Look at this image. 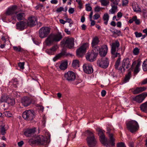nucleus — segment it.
<instances>
[{
    "label": "nucleus",
    "mask_w": 147,
    "mask_h": 147,
    "mask_svg": "<svg viewBox=\"0 0 147 147\" xmlns=\"http://www.w3.org/2000/svg\"><path fill=\"white\" fill-rule=\"evenodd\" d=\"M101 5L103 6H107L109 4V0H101L100 1Z\"/></svg>",
    "instance_id": "35"
},
{
    "label": "nucleus",
    "mask_w": 147,
    "mask_h": 147,
    "mask_svg": "<svg viewBox=\"0 0 147 147\" xmlns=\"http://www.w3.org/2000/svg\"><path fill=\"white\" fill-rule=\"evenodd\" d=\"M37 19L34 17H31L29 18L28 21H27V26L33 27L36 24Z\"/></svg>",
    "instance_id": "18"
},
{
    "label": "nucleus",
    "mask_w": 147,
    "mask_h": 147,
    "mask_svg": "<svg viewBox=\"0 0 147 147\" xmlns=\"http://www.w3.org/2000/svg\"><path fill=\"white\" fill-rule=\"evenodd\" d=\"M79 61L77 60H74L73 61L72 66L73 67H79Z\"/></svg>",
    "instance_id": "34"
},
{
    "label": "nucleus",
    "mask_w": 147,
    "mask_h": 147,
    "mask_svg": "<svg viewBox=\"0 0 147 147\" xmlns=\"http://www.w3.org/2000/svg\"><path fill=\"white\" fill-rule=\"evenodd\" d=\"M45 134V136L40 135L37 136L34 139H31L29 140V143L30 145L35 144L41 146L46 145L49 142L50 138V134L48 132Z\"/></svg>",
    "instance_id": "2"
},
{
    "label": "nucleus",
    "mask_w": 147,
    "mask_h": 147,
    "mask_svg": "<svg viewBox=\"0 0 147 147\" xmlns=\"http://www.w3.org/2000/svg\"><path fill=\"white\" fill-rule=\"evenodd\" d=\"M119 45V43L118 41H116L115 42L112 43L111 53L113 58H115L117 57H120V53L116 52L118 51L119 50L118 47Z\"/></svg>",
    "instance_id": "7"
},
{
    "label": "nucleus",
    "mask_w": 147,
    "mask_h": 147,
    "mask_svg": "<svg viewBox=\"0 0 147 147\" xmlns=\"http://www.w3.org/2000/svg\"><path fill=\"white\" fill-rule=\"evenodd\" d=\"M140 62H138L137 65H136V66L135 68L134 69V73H138L139 72L140 70Z\"/></svg>",
    "instance_id": "33"
},
{
    "label": "nucleus",
    "mask_w": 147,
    "mask_h": 147,
    "mask_svg": "<svg viewBox=\"0 0 147 147\" xmlns=\"http://www.w3.org/2000/svg\"><path fill=\"white\" fill-rule=\"evenodd\" d=\"M131 74H127L125 76V78L123 80L124 83H126L129 81L131 77Z\"/></svg>",
    "instance_id": "39"
},
{
    "label": "nucleus",
    "mask_w": 147,
    "mask_h": 147,
    "mask_svg": "<svg viewBox=\"0 0 147 147\" xmlns=\"http://www.w3.org/2000/svg\"><path fill=\"white\" fill-rule=\"evenodd\" d=\"M63 11H64V8L63 7H61L59 8H57L56 11L57 12H59Z\"/></svg>",
    "instance_id": "52"
},
{
    "label": "nucleus",
    "mask_w": 147,
    "mask_h": 147,
    "mask_svg": "<svg viewBox=\"0 0 147 147\" xmlns=\"http://www.w3.org/2000/svg\"><path fill=\"white\" fill-rule=\"evenodd\" d=\"M17 9V6L16 5L9 8L6 11V14L9 16L14 14H17V12L16 11Z\"/></svg>",
    "instance_id": "16"
},
{
    "label": "nucleus",
    "mask_w": 147,
    "mask_h": 147,
    "mask_svg": "<svg viewBox=\"0 0 147 147\" xmlns=\"http://www.w3.org/2000/svg\"><path fill=\"white\" fill-rule=\"evenodd\" d=\"M46 52L50 55H51L54 54L50 49H49L46 50Z\"/></svg>",
    "instance_id": "50"
},
{
    "label": "nucleus",
    "mask_w": 147,
    "mask_h": 147,
    "mask_svg": "<svg viewBox=\"0 0 147 147\" xmlns=\"http://www.w3.org/2000/svg\"><path fill=\"white\" fill-rule=\"evenodd\" d=\"M111 2V5L117 6L120 0H110Z\"/></svg>",
    "instance_id": "40"
},
{
    "label": "nucleus",
    "mask_w": 147,
    "mask_h": 147,
    "mask_svg": "<svg viewBox=\"0 0 147 147\" xmlns=\"http://www.w3.org/2000/svg\"><path fill=\"white\" fill-rule=\"evenodd\" d=\"M35 114L34 112L32 110H27L23 113L22 117L27 120L31 121L35 117Z\"/></svg>",
    "instance_id": "8"
},
{
    "label": "nucleus",
    "mask_w": 147,
    "mask_h": 147,
    "mask_svg": "<svg viewBox=\"0 0 147 147\" xmlns=\"http://www.w3.org/2000/svg\"><path fill=\"white\" fill-rule=\"evenodd\" d=\"M128 3V0H122V5H126Z\"/></svg>",
    "instance_id": "51"
},
{
    "label": "nucleus",
    "mask_w": 147,
    "mask_h": 147,
    "mask_svg": "<svg viewBox=\"0 0 147 147\" xmlns=\"http://www.w3.org/2000/svg\"><path fill=\"white\" fill-rule=\"evenodd\" d=\"M36 128H28L26 129L24 132V135L27 137H30L35 133Z\"/></svg>",
    "instance_id": "19"
},
{
    "label": "nucleus",
    "mask_w": 147,
    "mask_h": 147,
    "mask_svg": "<svg viewBox=\"0 0 147 147\" xmlns=\"http://www.w3.org/2000/svg\"><path fill=\"white\" fill-rule=\"evenodd\" d=\"M126 127L130 132L133 133L138 130L139 125L137 121L132 120L128 121L126 123Z\"/></svg>",
    "instance_id": "6"
},
{
    "label": "nucleus",
    "mask_w": 147,
    "mask_h": 147,
    "mask_svg": "<svg viewBox=\"0 0 147 147\" xmlns=\"http://www.w3.org/2000/svg\"><path fill=\"white\" fill-rule=\"evenodd\" d=\"M134 11L138 12H141V9L139 7L138 4H134L132 5Z\"/></svg>",
    "instance_id": "32"
},
{
    "label": "nucleus",
    "mask_w": 147,
    "mask_h": 147,
    "mask_svg": "<svg viewBox=\"0 0 147 147\" xmlns=\"http://www.w3.org/2000/svg\"><path fill=\"white\" fill-rule=\"evenodd\" d=\"M62 38V36L60 32L51 34L48 36L45 42L47 46H50L53 45L55 42L60 41Z\"/></svg>",
    "instance_id": "3"
},
{
    "label": "nucleus",
    "mask_w": 147,
    "mask_h": 147,
    "mask_svg": "<svg viewBox=\"0 0 147 147\" xmlns=\"http://www.w3.org/2000/svg\"><path fill=\"white\" fill-rule=\"evenodd\" d=\"M111 5V8L109 10V12L110 14H114L118 10V7L117 6Z\"/></svg>",
    "instance_id": "27"
},
{
    "label": "nucleus",
    "mask_w": 147,
    "mask_h": 147,
    "mask_svg": "<svg viewBox=\"0 0 147 147\" xmlns=\"http://www.w3.org/2000/svg\"><path fill=\"white\" fill-rule=\"evenodd\" d=\"M3 113L6 117H11L12 116V114L9 111H5Z\"/></svg>",
    "instance_id": "41"
},
{
    "label": "nucleus",
    "mask_w": 147,
    "mask_h": 147,
    "mask_svg": "<svg viewBox=\"0 0 147 147\" xmlns=\"http://www.w3.org/2000/svg\"><path fill=\"white\" fill-rule=\"evenodd\" d=\"M13 48L14 50L17 52H21L22 50V49L20 47H13Z\"/></svg>",
    "instance_id": "43"
},
{
    "label": "nucleus",
    "mask_w": 147,
    "mask_h": 147,
    "mask_svg": "<svg viewBox=\"0 0 147 147\" xmlns=\"http://www.w3.org/2000/svg\"><path fill=\"white\" fill-rule=\"evenodd\" d=\"M76 133H77V131H76L72 133L69 135L70 137L72 136V137L73 139L74 138L76 137Z\"/></svg>",
    "instance_id": "49"
},
{
    "label": "nucleus",
    "mask_w": 147,
    "mask_h": 147,
    "mask_svg": "<svg viewBox=\"0 0 147 147\" xmlns=\"http://www.w3.org/2000/svg\"><path fill=\"white\" fill-rule=\"evenodd\" d=\"M100 10V8L98 6L95 7L94 9L95 11L99 12Z\"/></svg>",
    "instance_id": "59"
},
{
    "label": "nucleus",
    "mask_w": 147,
    "mask_h": 147,
    "mask_svg": "<svg viewBox=\"0 0 147 147\" xmlns=\"http://www.w3.org/2000/svg\"><path fill=\"white\" fill-rule=\"evenodd\" d=\"M23 142L22 141H21L20 142H19L18 143V145L19 146H21L23 144Z\"/></svg>",
    "instance_id": "63"
},
{
    "label": "nucleus",
    "mask_w": 147,
    "mask_h": 147,
    "mask_svg": "<svg viewBox=\"0 0 147 147\" xmlns=\"http://www.w3.org/2000/svg\"><path fill=\"white\" fill-rule=\"evenodd\" d=\"M51 3L52 4H56L58 3V1L57 0H51Z\"/></svg>",
    "instance_id": "61"
},
{
    "label": "nucleus",
    "mask_w": 147,
    "mask_h": 147,
    "mask_svg": "<svg viewBox=\"0 0 147 147\" xmlns=\"http://www.w3.org/2000/svg\"><path fill=\"white\" fill-rule=\"evenodd\" d=\"M9 97L6 95H3L2 96L0 101L1 102H6L7 103L8 99Z\"/></svg>",
    "instance_id": "30"
},
{
    "label": "nucleus",
    "mask_w": 147,
    "mask_h": 147,
    "mask_svg": "<svg viewBox=\"0 0 147 147\" xmlns=\"http://www.w3.org/2000/svg\"><path fill=\"white\" fill-rule=\"evenodd\" d=\"M64 76L65 79L69 82L74 80L76 77L75 74H64Z\"/></svg>",
    "instance_id": "21"
},
{
    "label": "nucleus",
    "mask_w": 147,
    "mask_h": 147,
    "mask_svg": "<svg viewBox=\"0 0 147 147\" xmlns=\"http://www.w3.org/2000/svg\"><path fill=\"white\" fill-rule=\"evenodd\" d=\"M97 64L101 67L106 68L109 65V61L107 58L104 57L98 60L97 61Z\"/></svg>",
    "instance_id": "10"
},
{
    "label": "nucleus",
    "mask_w": 147,
    "mask_h": 147,
    "mask_svg": "<svg viewBox=\"0 0 147 147\" xmlns=\"http://www.w3.org/2000/svg\"><path fill=\"white\" fill-rule=\"evenodd\" d=\"M98 49H99V53L101 56L104 57L106 55L108 51V47L107 45L103 46L100 48L99 47Z\"/></svg>",
    "instance_id": "17"
},
{
    "label": "nucleus",
    "mask_w": 147,
    "mask_h": 147,
    "mask_svg": "<svg viewBox=\"0 0 147 147\" xmlns=\"http://www.w3.org/2000/svg\"><path fill=\"white\" fill-rule=\"evenodd\" d=\"M102 18L104 21V24L107 25V24L108 22L109 19V16L108 14L107 13L104 14Z\"/></svg>",
    "instance_id": "29"
},
{
    "label": "nucleus",
    "mask_w": 147,
    "mask_h": 147,
    "mask_svg": "<svg viewBox=\"0 0 147 147\" xmlns=\"http://www.w3.org/2000/svg\"><path fill=\"white\" fill-rule=\"evenodd\" d=\"M66 53L65 52H62L58 54L53 59V60L54 61H56L57 60L60 58L61 56L64 55H66Z\"/></svg>",
    "instance_id": "31"
},
{
    "label": "nucleus",
    "mask_w": 147,
    "mask_h": 147,
    "mask_svg": "<svg viewBox=\"0 0 147 147\" xmlns=\"http://www.w3.org/2000/svg\"><path fill=\"white\" fill-rule=\"evenodd\" d=\"M117 147H126L124 143L123 142H119L117 144Z\"/></svg>",
    "instance_id": "48"
},
{
    "label": "nucleus",
    "mask_w": 147,
    "mask_h": 147,
    "mask_svg": "<svg viewBox=\"0 0 147 147\" xmlns=\"http://www.w3.org/2000/svg\"><path fill=\"white\" fill-rule=\"evenodd\" d=\"M129 63V60L128 58L123 59L122 63V68H120L119 69V70H120L121 73H123V71L129 67L130 66Z\"/></svg>",
    "instance_id": "14"
},
{
    "label": "nucleus",
    "mask_w": 147,
    "mask_h": 147,
    "mask_svg": "<svg viewBox=\"0 0 147 147\" xmlns=\"http://www.w3.org/2000/svg\"><path fill=\"white\" fill-rule=\"evenodd\" d=\"M142 68L144 71H147V59L144 61L142 65Z\"/></svg>",
    "instance_id": "37"
},
{
    "label": "nucleus",
    "mask_w": 147,
    "mask_h": 147,
    "mask_svg": "<svg viewBox=\"0 0 147 147\" xmlns=\"http://www.w3.org/2000/svg\"><path fill=\"white\" fill-rule=\"evenodd\" d=\"M99 49L98 47H94L92 51L87 53L86 55V60L90 62L94 61L96 60L98 55V51Z\"/></svg>",
    "instance_id": "5"
},
{
    "label": "nucleus",
    "mask_w": 147,
    "mask_h": 147,
    "mask_svg": "<svg viewBox=\"0 0 147 147\" xmlns=\"http://www.w3.org/2000/svg\"><path fill=\"white\" fill-rule=\"evenodd\" d=\"M89 5V4L86 5V9L87 11H90L92 10V7Z\"/></svg>",
    "instance_id": "45"
},
{
    "label": "nucleus",
    "mask_w": 147,
    "mask_h": 147,
    "mask_svg": "<svg viewBox=\"0 0 147 147\" xmlns=\"http://www.w3.org/2000/svg\"><path fill=\"white\" fill-rule=\"evenodd\" d=\"M25 16V15L24 13H19L17 14L16 15V18L18 21L24 19Z\"/></svg>",
    "instance_id": "28"
},
{
    "label": "nucleus",
    "mask_w": 147,
    "mask_h": 147,
    "mask_svg": "<svg viewBox=\"0 0 147 147\" xmlns=\"http://www.w3.org/2000/svg\"><path fill=\"white\" fill-rule=\"evenodd\" d=\"M74 39L73 38H68L65 41H62L61 43L62 44H64L67 46L69 49L73 47L74 46Z\"/></svg>",
    "instance_id": "12"
},
{
    "label": "nucleus",
    "mask_w": 147,
    "mask_h": 147,
    "mask_svg": "<svg viewBox=\"0 0 147 147\" xmlns=\"http://www.w3.org/2000/svg\"><path fill=\"white\" fill-rule=\"evenodd\" d=\"M58 48V46L57 45H54L50 49L54 53V52L55 51L57 50V49Z\"/></svg>",
    "instance_id": "47"
},
{
    "label": "nucleus",
    "mask_w": 147,
    "mask_h": 147,
    "mask_svg": "<svg viewBox=\"0 0 147 147\" xmlns=\"http://www.w3.org/2000/svg\"><path fill=\"white\" fill-rule=\"evenodd\" d=\"M6 15H7L6 14V12L5 13L1 15V18L2 19L3 21L5 19V18L6 17Z\"/></svg>",
    "instance_id": "54"
},
{
    "label": "nucleus",
    "mask_w": 147,
    "mask_h": 147,
    "mask_svg": "<svg viewBox=\"0 0 147 147\" xmlns=\"http://www.w3.org/2000/svg\"><path fill=\"white\" fill-rule=\"evenodd\" d=\"M88 44L85 43L83 44L76 51V54L77 55L82 56L85 53L86 50L88 47Z\"/></svg>",
    "instance_id": "11"
},
{
    "label": "nucleus",
    "mask_w": 147,
    "mask_h": 147,
    "mask_svg": "<svg viewBox=\"0 0 147 147\" xmlns=\"http://www.w3.org/2000/svg\"><path fill=\"white\" fill-rule=\"evenodd\" d=\"M85 133L88 136L86 140L89 147H97V141L92 133L88 130L86 131Z\"/></svg>",
    "instance_id": "4"
},
{
    "label": "nucleus",
    "mask_w": 147,
    "mask_h": 147,
    "mask_svg": "<svg viewBox=\"0 0 147 147\" xmlns=\"http://www.w3.org/2000/svg\"><path fill=\"white\" fill-rule=\"evenodd\" d=\"M141 110L145 113H147V101L142 104L140 106Z\"/></svg>",
    "instance_id": "26"
},
{
    "label": "nucleus",
    "mask_w": 147,
    "mask_h": 147,
    "mask_svg": "<svg viewBox=\"0 0 147 147\" xmlns=\"http://www.w3.org/2000/svg\"><path fill=\"white\" fill-rule=\"evenodd\" d=\"M65 32L68 34H70L71 32L70 31H69L67 29L65 28Z\"/></svg>",
    "instance_id": "62"
},
{
    "label": "nucleus",
    "mask_w": 147,
    "mask_h": 147,
    "mask_svg": "<svg viewBox=\"0 0 147 147\" xmlns=\"http://www.w3.org/2000/svg\"><path fill=\"white\" fill-rule=\"evenodd\" d=\"M7 103L10 105H13L15 104V100L13 99L9 98L8 99Z\"/></svg>",
    "instance_id": "38"
},
{
    "label": "nucleus",
    "mask_w": 147,
    "mask_h": 147,
    "mask_svg": "<svg viewBox=\"0 0 147 147\" xmlns=\"http://www.w3.org/2000/svg\"><path fill=\"white\" fill-rule=\"evenodd\" d=\"M74 11V8H70L69 10V12L70 14L73 13Z\"/></svg>",
    "instance_id": "55"
},
{
    "label": "nucleus",
    "mask_w": 147,
    "mask_h": 147,
    "mask_svg": "<svg viewBox=\"0 0 147 147\" xmlns=\"http://www.w3.org/2000/svg\"><path fill=\"white\" fill-rule=\"evenodd\" d=\"M0 132L2 135H4L5 134V127L4 126L1 125L0 126Z\"/></svg>",
    "instance_id": "36"
},
{
    "label": "nucleus",
    "mask_w": 147,
    "mask_h": 147,
    "mask_svg": "<svg viewBox=\"0 0 147 147\" xmlns=\"http://www.w3.org/2000/svg\"><path fill=\"white\" fill-rule=\"evenodd\" d=\"M24 62H20L18 64V65L21 69H24Z\"/></svg>",
    "instance_id": "46"
},
{
    "label": "nucleus",
    "mask_w": 147,
    "mask_h": 147,
    "mask_svg": "<svg viewBox=\"0 0 147 147\" xmlns=\"http://www.w3.org/2000/svg\"><path fill=\"white\" fill-rule=\"evenodd\" d=\"M139 52V49L137 47H136L133 50V53L135 55H137Z\"/></svg>",
    "instance_id": "44"
},
{
    "label": "nucleus",
    "mask_w": 147,
    "mask_h": 147,
    "mask_svg": "<svg viewBox=\"0 0 147 147\" xmlns=\"http://www.w3.org/2000/svg\"><path fill=\"white\" fill-rule=\"evenodd\" d=\"M146 96H147V92H144L137 96L136 97L133 98V99L139 103H141Z\"/></svg>",
    "instance_id": "13"
},
{
    "label": "nucleus",
    "mask_w": 147,
    "mask_h": 147,
    "mask_svg": "<svg viewBox=\"0 0 147 147\" xmlns=\"http://www.w3.org/2000/svg\"><path fill=\"white\" fill-rule=\"evenodd\" d=\"M67 61L62 62L61 63L59 66V68L62 70L65 69L67 67Z\"/></svg>",
    "instance_id": "25"
},
{
    "label": "nucleus",
    "mask_w": 147,
    "mask_h": 147,
    "mask_svg": "<svg viewBox=\"0 0 147 147\" xmlns=\"http://www.w3.org/2000/svg\"><path fill=\"white\" fill-rule=\"evenodd\" d=\"M83 68L84 72L86 74H91L93 72V70L91 66L84 65Z\"/></svg>",
    "instance_id": "22"
},
{
    "label": "nucleus",
    "mask_w": 147,
    "mask_h": 147,
    "mask_svg": "<svg viewBox=\"0 0 147 147\" xmlns=\"http://www.w3.org/2000/svg\"><path fill=\"white\" fill-rule=\"evenodd\" d=\"M135 34L137 37H140L142 36V34L141 33H138L137 32H135Z\"/></svg>",
    "instance_id": "53"
},
{
    "label": "nucleus",
    "mask_w": 147,
    "mask_h": 147,
    "mask_svg": "<svg viewBox=\"0 0 147 147\" xmlns=\"http://www.w3.org/2000/svg\"><path fill=\"white\" fill-rule=\"evenodd\" d=\"M99 41V40L98 37L97 36L95 37L92 39V47L93 49L94 47H96Z\"/></svg>",
    "instance_id": "24"
},
{
    "label": "nucleus",
    "mask_w": 147,
    "mask_h": 147,
    "mask_svg": "<svg viewBox=\"0 0 147 147\" xmlns=\"http://www.w3.org/2000/svg\"><path fill=\"white\" fill-rule=\"evenodd\" d=\"M90 21H91V26H92L95 24V22L94 20H92V19H90Z\"/></svg>",
    "instance_id": "60"
},
{
    "label": "nucleus",
    "mask_w": 147,
    "mask_h": 147,
    "mask_svg": "<svg viewBox=\"0 0 147 147\" xmlns=\"http://www.w3.org/2000/svg\"><path fill=\"white\" fill-rule=\"evenodd\" d=\"M21 102L25 107H27L31 103V101L30 98L27 96H24L22 98Z\"/></svg>",
    "instance_id": "20"
},
{
    "label": "nucleus",
    "mask_w": 147,
    "mask_h": 147,
    "mask_svg": "<svg viewBox=\"0 0 147 147\" xmlns=\"http://www.w3.org/2000/svg\"><path fill=\"white\" fill-rule=\"evenodd\" d=\"M106 92L105 90H102L101 92V96L103 97L106 94Z\"/></svg>",
    "instance_id": "56"
},
{
    "label": "nucleus",
    "mask_w": 147,
    "mask_h": 147,
    "mask_svg": "<svg viewBox=\"0 0 147 147\" xmlns=\"http://www.w3.org/2000/svg\"><path fill=\"white\" fill-rule=\"evenodd\" d=\"M51 28L48 27H42L39 31V36L41 38H45L49 35L50 32Z\"/></svg>",
    "instance_id": "9"
},
{
    "label": "nucleus",
    "mask_w": 147,
    "mask_h": 147,
    "mask_svg": "<svg viewBox=\"0 0 147 147\" xmlns=\"http://www.w3.org/2000/svg\"><path fill=\"white\" fill-rule=\"evenodd\" d=\"M121 58L120 57H119L118 59L117 60L116 62L115 66L116 68H118L119 65L120 64Z\"/></svg>",
    "instance_id": "42"
},
{
    "label": "nucleus",
    "mask_w": 147,
    "mask_h": 147,
    "mask_svg": "<svg viewBox=\"0 0 147 147\" xmlns=\"http://www.w3.org/2000/svg\"><path fill=\"white\" fill-rule=\"evenodd\" d=\"M94 20H97L98 19L99 17H100V16L98 14L96 13L95 14V15H94Z\"/></svg>",
    "instance_id": "58"
},
{
    "label": "nucleus",
    "mask_w": 147,
    "mask_h": 147,
    "mask_svg": "<svg viewBox=\"0 0 147 147\" xmlns=\"http://www.w3.org/2000/svg\"><path fill=\"white\" fill-rule=\"evenodd\" d=\"M146 89V87H137L134 90L132 91V92L133 94H137L145 90Z\"/></svg>",
    "instance_id": "23"
},
{
    "label": "nucleus",
    "mask_w": 147,
    "mask_h": 147,
    "mask_svg": "<svg viewBox=\"0 0 147 147\" xmlns=\"http://www.w3.org/2000/svg\"><path fill=\"white\" fill-rule=\"evenodd\" d=\"M113 129L112 126L108 125L107 126V133L109 134V141H108L107 138L105 137L104 132L105 131L102 130L100 128H97V131L98 132V135L100 137V140L101 143L106 146H115V139L113 137V134L110 133L111 131Z\"/></svg>",
    "instance_id": "1"
},
{
    "label": "nucleus",
    "mask_w": 147,
    "mask_h": 147,
    "mask_svg": "<svg viewBox=\"0 0 147 147\" xmlns=\"http://www.w3.org/2000/svg\"><path fill=\"white\" fill-rule=\"evenodd\" d=\"M121 24L120 22H118L117 23V26L119 28H120L121 27Z\"/></svg>",
    "instance_id": "64"
},
{
    "label": "nucleus",
    "mask_w": 147,
    "mask_h": 147,
    "mask_svg": "<svg viewBox=\"0 0 147 147\" xmlns=\"http://www.w3.org/2000/svg\"><path fill=\"white\" fill-rule=\"evenodd\" d=\"M27 21H22L18 22L16 24L17 28L22 30L27 27Z\"/></svg>",
    "instance_id": "15"
},
{
    "label": "nucleus",
    "mask_w": 147,
    "mask_h": 147,
    "mask_svg": "<svg viewBox=\"0 0 147 147\" xmlns=\"http://www.w3.org/2000/svg\"><path fill=\"white\" fill-rule=\"evenodd\" d=\"M147 84V78L144 79L142 82L141 84V85L145 84Z\"/></svg>",
    "instance_id": "57"
}]
</instances>
